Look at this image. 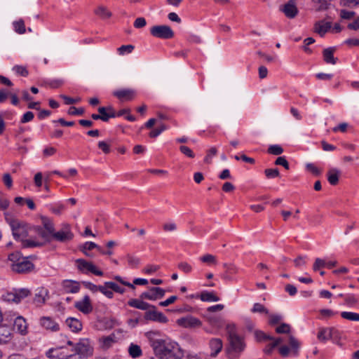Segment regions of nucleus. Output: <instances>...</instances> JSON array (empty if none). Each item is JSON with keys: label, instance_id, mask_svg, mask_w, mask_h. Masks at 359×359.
I'll return each mask as SVG.
<instances>
[{"label": "nucleus", "instance_id": "obj_1", "mask_svg": "<svg viewBox=\"0 0 359 359\" xmlns=\"http://www.w3.org/2000/svg\"><path fill=\"white\" fill-rule=\"evenodd\" d=\"M151 346L156 355L161 359L163 358H173V359H182L184 355L183 351L177 343L167 341L165 340H153Z\"/></svg>", "mask_w": 359, "mask_h": 359}, {"label": "nucleus", "instance_id": "obj_2", "mask_svg": "<svg viewBox=\"0 0 359 359\" xmlns=\"http://www.w3.org/2000/svg\"><path fill=\"white\" fill-rule=\"evenodd\" d=\"M9 266L11 271L19 274L30 273L34 269V264L24 257L20 252H15L8 255Z\"/></svg>", "mask_w": 359, "mask_h": 359}, {"label": "nucleus", "instance_id": "obj_3", "mask_svg": "<svg viewBox=\"0 0 359 359\" xmlns=\"http://www.w3.org/2000/svg\"><path fill=\"white\" fill-rule=\"evenodd\" d=\"M4 215L5 220L11 229L15 240L20 241L29 236V227L26 222L15 218L10 212H5Z\"/></svg>", "mask_w": 359, "mask_h": 359}, {"label": "nucleus", "instance_id": "obj_4", "mask_svg": "<svg viewBox=\"0 0 359 359\" xmlns=\"http://www.w3.org/2000/svg\"><path fill=\"white\" fill-rule=\"evenodd\" d=\"M228 338L230 344L231 352L233 353V357H238V353L242 352L245 348V344L243 339L237 335L233 325H228L226 326Z\"/></svg>", "mask_w": 359, "mask_h": 359}, {"label": "nucleus", "instance_id": "obj_5", "mask_svg": "<svg viewBox=\"0 0 359 359\" xmlns=\"http://www.w3.org/2000/svg\"><path fill=\"white\" fill-rule=\"evenodd\" d=\"M289 346H282L279 347L278 352L283 358L297 357L300 346V343L293 336L289 337Z\"/></svg>", "mask_w": 359, "mask_h": 359}, {"label": "nucleus", "instance_id": "obj_6", "mask_svg": "<svg viewBox=\"0 0 359 359\" xmlns=\"http://www.w3.org/2000/svg\"><path fill=\"white\" fill-rule=\"evenodd\" d=\"M52 238L53 240L60 243H67L72 241L74 238V233L72 231L70 225L66 223L62 224L61 229L57 232L55 231Z\"/></svg>", "mask_w": 359, "mask_h": 359}, {"label": "nucleus", "instance_id": "obj_7", "mask_svg": "<svg viewBox=\"0 0 359 359\" xmlns=\"http://www.w3.org/2000/svg\"><path fill=\"white\" fill-rule=\"evenodd\" d=\"M150 34L156 38L170 39L174 36L172 29L168 25H155L150 29Z\"/></svg>", "mask_w": 359, "mask_h": 359}, {"label": "nucleus", "instance_id": "obj_8", "mask_svg": "<svg viewBox=\"0 0 359 359\" xmlns=\"http://www.w3.org/2000/svg\"><path fill=\"white\" fill-rule=\"evenodd\" d=\"M76 262L77 263L78 269L83 273L90 272L98 276H103V272L97 269L92 262H87L83 259H78Z\"/></svg>", "mask_w": 359, "mask_h": 359}, {"label": "nucleus", "instance_id": "obj_9", "mask_svg": "<svg viewBox=\"0 0 359 359\" xmlns=\"http://www.w3.org/2000/svg\"><path fill=\"white\" fill-rule=\"evenodd\" d=\"M75 351L81 358H88L93 355V348L88 339H83L76 344Z\"/></svg>", "mask_w": 359, "mask_h": 359}, {"label": "nucleus", "instance_id": "obj_10", "mask_svg": "<svg viewBox=\"0 0 359 359\" xmlns=\"http://www.w3.org/2000/svg\"><path fill=\"white\" fill-rule=\"evenodd\" d=\"M144 318L146 320L161 323H166L168 321V318L163 313L158 311L155 306L154 308H150L144 313Z\"/></svg>", "mask_w": 359, "mask_h": 359}, {"label": "nucleus", "instance_id": "obj_11", "mask_svg": "<svg viewBox=\"0 0 359 359\" xmlns=\"http://www.w3.org/2000/svg\"><path fill=\"white\" fill-rule=\"evenodd\" d=\"M165 290L158 287H151L140 294V299L155 301L164 297Z\"/></svg>", "mask_w": 359, "mask_h": 359}, {"label": "nucleus", "instance_id": "obj_12", "mask_svg": "<svg viewBox=\"0 0 359 359\" xmlns=\"http://www.w3.org/2000/svg\"><path fill=\"white\" fill-rule=\"evenodd\" d=\"M177 324L184 328H196L202 325V322L197 318L192 316H187L177 320Z\"/></svg>", "mask_w": 359, "mask_h": 359}, {"label": "nucleus", "instance_id": "obj_13", "mask_svg": "<svg viewBox=\"0 0 359 359\" xmlns=\"http://www.w3.org/2000/svg\"><path fill=\"white\" fill-rule=\"evenodd\" d=\"M285 15L290 19L296 17L298 13V9L296 6V0H289L285 5L280 8Z\"/></svg>", "mask_w": 359, "mask_h": 359}, {"label": "nucleus", "instance_id": "obj_14", "mask_svg": "<svg viewBox=\"0 0 359 359\" xmlns=\"http://www.w3.org/2000/svg\"><path fill=\"white\" fill-rule=\"evenodd\" d=\"M113 95L121 102L130 101L135 97V91L130 88H123L114 91Z\"/></svg>", "mask_w": 359, "mask_h": 359}, {"label": "nucleus", "instance_id": "obj_15", "mask_svg": "<svg viewBox=\"0 0 359 359\" xmlns=\"http://www.w3.org/2000/svg\"><path fill=\"white\" fill-rule=\"evenodd\" d=\"M13 330L22 335H25L27 332V323L26 320L21 316L13 315Z\"/></svg>", "mask_w": 359, "mask_h": 359}, {"label": "nucleus", "instance_id": "obj_16", "mask_svg": "<svg viewBox=\"0 0 359 359\" xmlns=\"http://www.w3.org/2000/svg\"><path fill=\"white\" fill-rule=\"evenodd\" d=\"M74 306L84 314L90 313L93 311L90 297L86 295L81 301L75 302Z\"/></svg>", "mask_w": 359, "mask_h": 359}, {"label": "nucleus", "instance_id": "obj_17", "mask_svg": "<svg viewBox=\"0 0 359 359\" xmlns=\"http://www.w3.org/2000/svg\"><path fill=\"white\" fill-rule=\"evenodd\" d=\"M30 291L27 288L15 290L14 292L8 294V300L19 303L22 299L28 297Z\"/></svg>", "mask_w": 359, "mask_h": 359}, {"label": "nucleus", "instance_id": "obj_18", "mask_svg": "<svg viewBox=\"0 0 359 359\" xmlns=\"http://www.w3.org/2000/svg\"><path fill=\"white\" fill-rule=\"evenodd\" d=\"M97 111L100 114V120L104 122H108L109 118H115L114 109L111 105L100 107Z\"/></svg>", "mask_w": 359, "mask_h": 359}, {"label": "nucleus", "instance_id": "obj_19", "mask_svg": "<svg viewBox=\"0 0 359 359\" xmlns=\"http://www.w3.org/2000/svg\"><path fill=\"white\" fill-rule=\"evenodd\" d=\"M128 305L130 307L138 309L143 311H147L150 308H154V305H151L140 299H131L128 302Z\"/></svg>", "mask_w": 359, "mask_h": 359}, {"label": "nucleus", "instance_id": "obj_20", "mask_svg": "<svg viewBox=\"0 0 359 359\" xmlns=\"http://www.w3.org/2000/svg\"><path fill=\"white\" fill-rule=\"evenodd\" d=\"M335 50V47H329L323 50V60L327 64L335 65L337 63L338 59L334 57Z\"/></svg>", "mask_w": 359, "mask_h": 359}, {"label": "nucleus", "instance_id": "obj_21", "mask_svg": "<svg viewBox=\"0 0 359 359\" xmlns=\"http://www.w3.org/2000/svg\"><path fill=\"white\" fill-rule=\"evenodd\" d=\"M62 287L67 293H77L80 290L79 283L74 280H65Z\"/></svg>", "mask_w": 359, "mask_h": 359}, {"label": "nucleus", "instance_id": "obj_22", "mask_svg": "<svg viewBox=\"0 0 359 359\" xmlns=\"http://www.w3.org/2000/svg\"><path fill=\"white\" fill-rule=\"evenodd\" d=\"M40 323L43 327L53 332L59 330L60 328L59 325L50 317L41 318L40 320Z\"/></svg>", "mask_w": 359, "mask_h": 359}, {"label": "nucleus", "instance_id": "obj_23", "mask_svg": "<svg viewBox=\"0 0 359 359\" xmlns=\"http://www.w3.org/2000/svg\"><path fill=\"white\" fill-rule=\"evenodd\" d=\"M210 348L211 349L210 356L216 357L222 348V341L220 339L215 338L210 341Z\"/></svg>", "mask_w": 359, "mask_h": 359}, {"label": "nucleus", "instance_id": "obj_24", "mask_svg": "<svg viewBox=\"0 0 359 359\" xmlns=\"http://www.w3.org/2000/svg\"><path fill=\"white\" fill-rule=\"evenodd\" d=\"M223 267L225 269V272L222 276V278L224 280H231V276L238 272V269L234 264L227 263L223 264Z\"/></svg>", "mask_w": 359, "mask_h": 359}, {"label": "nucleus", "instance_id": "obj_25", "mask_svg": "<svg viewBox=\"0 0 359 359\" xmlns=\"http://www.w3.org/2000/svg\"><path fill=\"white\" fill-rule=\"evenodd\" d=\"M331 26L332 25L330 22L318 21L316 22L314 28L315 31L323 36L331 28Z\"/></svg>", "mask_w": 359, "mask_h": 359}, {"label": "nucleus", "instance_id": "obj_26", "mask_svg": "<svg viewBox=\"0 0 359 359\" xmlns=\"http://www.w3.org/2000/svg\"><path fill=\"white\" fill-rule=\"evenodd\" d=\"M340 170L337 168H331L327 172V180L331 185H337L339 182Z\"/></svg>", "mask_w": 359, "mask_h": 359}, {"label": "nucleus", "instance_id": "obj_27", "mask_svg": "<svg viewBox=\"0 0 359 359\" xmlns=\"http://www.w3.org/2000/svg\"><path fill=\"white\" fill-rule=\"evenodd\" d=\"M11 335V328L5 325H0V344L6 343Z\"/></svg>", "mask_w": 359, "mask_h": 359}, {"label": "nucleus", "instance_id": "obj_28", "mask_svg": "<svg viewBox=\"0 0 359 359\" xmlns=\"http://www.w3.org/2000/svg\"><path fill=\"white\" fill-rule=\"evenodd\" d=\"M315 4V11L316 12H321L326 11L329 8L332 0H311Z\"/></svg>", "mask_w": 359, "mask_h": 359}, {"label": "nucleus", "instance_id": "obj_29", "mask_svg": "<svg viewBox=\"0 0 359 359\" xmlns=\"http://www.w3.org/2000/svg\"><path fill=\"white\" fill-rule=\"evenodd\" d=\"M67 325L72 330V331L77 332L82 329L81 323L76 318H68L66 320Z\"/></svg>", "mask_w": 359, "mask_h": 359}, {"label": "nucleus", "instance_id": "obj_30", "mask_svg": "<svg viewBox=\"0 0 359 359\" xmlns=\"http://www.w3.org/2000/svg\"><path fill=\"white\" fill-rule=\"evenodd\" d=\"M200 299L203 302H218L219 301V297H217L215 292L203 291L200 294Z\"/></svg>", "mask_w": 359, "mask_h": 359}, {"label": "nucleus", "instance_id": "obj_31", "mask_svg": "<svg viewBox=\"0 0 359 359\" xmlns=\"http://www.w3.org/2000/svg\"><path fill=\"white\" fill-rule=\"evenodd\" d=\"M95 13L102 19L109 18L112 15L111 12L104 6H98L97 8L95 10Z\"/></svg>", "mask_w": 359, "mask_h": 359}, {"label": "nucleus", "instance_id": "obj_32", "mask_svg": "<svg viewBox=\"0 0 359 359\" xmlns=\"http://www.w3.org/2000/svg\"><path fill=\"white\" fill-rule=\"evenodd\" d=\"M319 341L325 342L330 339V327L320 328L317 334Z\"/></svg>", "mask_w": 359, "mask_h": 359}, {"label": "nucleus", "instance_id": "obj_33", "mask_svg": "<svg viewBox=\"0 0 359 359\" xmlns=\"http://www.w3.org/2000/svg\"><path fill=\"white\" fill-rule=\"evenodd\" d=\"M254 336L256 341L258 342L267 341L273 339V337L264 333L261 330L255 331Z\"/></svg>", "mask_w": 359, "mask_h": 359}, {"label": "nucleus", "instance_id": "obj_34", "mask_svg": "<svg viewBox=\"0 0 359 359\" xmlns=\"http://www.w3.org/2000/svg\"><path fill=\"white\" fill-rule=\"evenodd\" d=\"M130 355L133 358H139L142 355V349L140 346L131 344L128 348Z\"/></svg>", "mask_w": 359, "mask_h": 359}, {"label": "nucleus", "instance_id": "obj_35", "mask_svg": "<svg viewBox=\"0 0 359 359\" xmlns=\"http://www.w3.org/2000/svg\"><path fill=\"white\" fill-rule=\"evenodd\" d=\"M116 336L114 334H111L109 336L104 337L100 339V342L102 344V347L105 348H108L110 347L113 343L115 342Z\"/></svg>", "mask_w": 359, "mask_h": 359}, {"label": "nucleus", "instance_id": "obj_36", "mask_svg": "<svg viewBox=\"0 0 359 359\" xmlns=\"http://www.w3.org/2000/svg\"><path fill=\"white\" fill-rule=\"evenodd\" d=\"M41 220L43 226L42 228L46 229V231L49 232V233H52L53 236L55 233V228L53 222L50 219L45 217H43Z\"/></svg>", "mask_w": 359, "mask_h": 359}, {"label": "nucleus", "instance_id": "obj_37", "mask_svg": "<svg viewBox=\"0 0 359 359\" xmlns=\"http://www.w3.org/2000/svg\"><path fill=\"white\" fill-rule=\"evenodd\" d=\"M47 294V291L41 290L38 294H35L34 298V303L36 306H41L45 303V295Z\"/></svg>", "mask_w": 359, "mask_h": 359}, {"label": "nucleus", "instance_id": "obj_38", "mask_svg": "<svg viewBox=\"0 0 359 359\" xmlns=\"http://www.w3.org/2000/svg\"><path fill=\"white\" fill-rule=\"evenodd\" d=\"M341 316L346 320L351 321H359V313L348 312V311H343L341 313Z\"/></svg>", "mask_w": 359, "mask_h": 359}, {"label": "nucleus", "instance_id": "obj_39", "mask_svg": "<svg viewBox=\"0 0 359 359\" xmlns=\"http://www.w3.org/2000/svg\"><path fill=\"white\" fill-rule=\"evenodd\" d=\"M22 242V248H34V247H41L43 245L42 243L36 242L32 240L22 238V240H20Z\"/></svg>", "mask_w": 359, "mask_h": 359}, {"label": "nucleus", "instance_id": "obj_40", "mask_svg": "<svg viewBox=\"0 0 359 359\" xmlns=\"http://www.w3.org/2000/svg\"><path fill=\"white\" fill-rule=\"evenodd\" d=\"M340 339H341V332L338 330H337L334 327H330V339L332 340L334 343L339 344Z\"/></svg>", "mask_w": 359, "mask_h": 359}, {"label": "nucleus", "instance_id": "obj_41", "mask_svg": "<svg viewBox=\"0 0 359 359\" xmlns=\"http://www.w3.org/2000/svg\"><path fill=\"white\" fill-rule=\"evenodd\" d=\"M36 232L41 238H44L48 242H50L53 239L52 233H49L44 228L38 226L36 228Z\"/></svg>", "mask_w": 359, "mask_h": 359}, {"label": "nucleus", "instance_id": "obj_42", "mask_svg": "<svg viewBox=\"0 0 359 359\" xmlns=\"http://www.w3.org/2000/svg\"><path fill=\"white\" fill-rule=\"evenodd\" d=\"M251 311L252 313H259L269 315V310L263 304L260 303L254 304L251 309Z\"/></svg>", "mask_w": 359, "mask_h": 359}, {"label": "nucleus", "instance_id": "obj_43", "mask_svg": "<svg viewBox=\"0 0 359 359\" xmlns=\"http://www.w3.org/2000/svg\"><path fill=\"white\" fill-rule=\"evenodd\" d=\"M105 285L110 289L116 292H118L119 294H123L126 292V289L123 287H120L114 282L109 281L105 282Z\"/></svg>", "mask_w": 359, "mask_h": 359}, {"label": "nucleus", "instance_id": "obj_44", "mask_svg": "<svg viewBox=\"0 0 359 359\" xmlns=\"http://www.w3.org/2000/svg\"><path fill=\"white\" fill-rule=\"evenodd\" d=\"M200 260L203 262L206 263L208 264H217V258L215 255H212L211 254H206L202 257H200Z\"/></svg>", "mask_w": 359, "mask_h": 359}, {"label": "nucleus", "instance_id": "obj_45", "mask_svg": "<svg viewBox=\"0 0 359 359\" xmlns=\"http://www.w3.org/2000/svg\"><path fill=\"white\" fill-rule=\"evenodd\" d=\"M13 27L15 31L18 34H24L26 31L25 23L22 20L14 22Z\"/></svg>", "mask_w": 359, "mask_h": 359}, {"label": "nucleus", "instance_id": "obj_46", "mask_svg": "<svg viewBox=\"0 0 359 359\" xmlns=\"http://www.w3.org/2000/svg\"><path fill=\"white\" fill-rule=\"evenodd\" d=\"M46 85L52 88H57L60 87L63 83L64 81L60 79H50L45 81Z\"/></svg>", "mask_w": 359, "mask_h": 359}, {"label": "nucleus", "instance_id": "obj_47", "mask_svg": "<svg viewBox=\"0 0 359 359\" xmlns=\"http://www.w3.org/2000/svg\"><path fill=\"white\" fill-rule=\"evenodd\" d=\"M283 152V149L278 144L270 145L268 148V153L272 155H280Z\"/></svg>", "mask_w": 359, "mask_h": 359}, {"label": "nucleus", "instance_id": "obj_48", "mask_svg": "<svg viewBox=\"0 0 359 359\" xmlns=\"http://www.w3.org/2000/svg\"><path fill=\"white\" fill-rule=\"evenodd\" d=\"M339 4L344 7L354 8L359 6V0H340Z\"/></svg>", "mask_w": 359, "mask_h": 359}, {"label": "nucleus", "instance_id": "obj_49", "mask_svg": "<svg viewBox=\"0 0 359 359\" xmlns=\"http://www.w3.org/2000/svg\"><path fill=\"white\" fill-rule=\"evenodd\" d=\"M306 169L307 171L311 172L315 176H319L321 175V170L312 163H306Z\"/></svg>", "mask_w": 359, "mask_h": 359}, {"label": "nucleus", "instance_id": "obj_50", "mask_svg": "<svg viewBox=\"0 0 359 359\" xmlns=\"http://www.w3.org/2000/svg\"><path fill=\"white\" fill-rule=\"evenodd\" d=\"M10 204V201L6 197L4 194L0 191V210H6Z\"/></svg>", "mask_w": 359, "mask_h": 359}, {"label": "nucleus", "instance_id": "obj_51", "mask_svg": "<svg viewBox=\"0 0 359 359\" xmlns=\"http://www.w3.org/2000/svg\"><path fill=\"white\" fill-rule=\"evenodd\" d=\"M290 328L289 324L283 323L276 328V332L278 334H288L290 332Z\"/></svg>", "mask_w": 359, "mask_h": 359}, {"label": "nucleus", "instance_id": "obj_52", "mask_svg": "<svg viewBox=\"0 0 359 359\" xmlns=\"http://www.w3.org/2000/svg\"><path fill=\"white\" fill-rule=\"evenodd\" d=\"M283 316L280 314H271L269 315V324L275 325L279 324L283 320Z\"/></svg>", "mask_w": 359, "mask_h": 359}, {"label": "nucleus", "instance_id": "obj_53", "mask_svg": "<svg viewBox=\"0 0 359 359\" xmlns=\"http://www.w3.org/2000/svg\"><path fill=\"white\" fill-rule=\"evenodd\" d=\"M108 289L109 288L104 284V285H100L99 291L107 297L112 299L114 297V293L111 290H109Z\"/></svg>", "mask_w": 359, "mask_h": 359}, {"label": "nucleus", "instance_id": "obj_54", "mask_svg": "<svg viewBox=\"0 0 359 359\" xmlns=\"http://www.w3.org/2000/svg\"><path fill=\"white\" fill-rule=\"evenodd\" d=\"M264 173H265V175H266L267 178H275V177H279V175H280L279 170L277 168H275V169H271V168L266 169L264 170Z\"/></svg>", "mask_w": 359, "mask_h": 359}, {"label": "nucleus", "instance_id": "obj_55", "mask_svg": "<svg viewBox=\"0 0 359 359\" xmlns=\"http://www.w3.org/2000/svg\"><path fill=\"white\" fill-rule=\"evenodd\" d=\"M84 109L83 108H76L75 107H70L68 109V114L71 116H79L82 115L84 113Z\"/></svg>", "mask_w": 359, "mask_h": 359}, {"label": "nucleus", "instance_id": "obj_56", "mask_svg": "<svg viewBox=\"0 0 359 359\" xmlns=\"http://www.w3.org/2000/svg\"><path fill=\"white\" fill-rule=\"evenodd\" d=\"M178 269L186 273H189L192 271V266L187 262H182L177 265Z\"/></svg>", "mask_w": 359, "mask_h": 359}, {"label": "nucleus", "instance_id": "obj_57", "mask_svg": "<svg viewBox=\"0 0 359 359\" xmlns=\"http://www.w3.org/2000/svg\"><path fill=\"white\" fill-rule=\"evenodd\" d=\"M127 259L129 265L134 268L137 267L140 262V259L138 257L132 256L130 255H127Z\"/></svg>", "mask_w": 359, "mask_h": 359}, {"label": "nucleus", "instance_id": "obj_58", "mask_svg": "<svg viewBox=\"0 0 359 359\" xmlns=\"http://www.w3.org/2000/svg\"><path fill=\"white\" fill-rule=\"evenodd\" d=\"M326 266V262L320 258H316L313 266V269L315 271H318L320 268Z\"/></svg>", "mask_w": 359, "mask_h": 359}, {"label": "nucleus", "instance_id": "obj_59", "mask_svg": "<svg viewBox=\"0 0 359 359\" xmlns=\"http://www.w3.org/2000/svg\"><path fill=\"white\" fill-rule=\"evenodd\" d=\"M355 15V13L354 11H348L345 9H342L340 11V17L344 20H350L353 18Z\"/></svg>", "mask_w": 359, "mask_h": 359}, {"label": "nucleus", "instance_id": "obj_60", "mask_svg": "<svg viewBox=\"0 0 359 359\" xmlns=\"http://www.w3.org/2000/svg\"><path fill=\"white\" fill-rule=\"evenodd\" d=\"M65 209V206L60 203H56L50 208L51 211L56 215H60Z\"/></svg>", "mask_w": 359, "mask_h": 359}, {"label": "nucleus", "instance_id": "obj_61", "mask_svg": "<svg viewBox=\"0 0 359 359\" xmlns=\"http://www.w3.org/2000/svg\"><path fill=\"white\" fill-rule=\"evenodd\" d=\"M134 49V46L133 45H123L118 48V52L120 55H124L125 53H130Z\"/></svg>", "mask_w": 359, "mask_h": 359}, {"label": "nucleus", "instance_id": "obj_62", "mask_svg": "<svg viewBox=\"0 0 359 359\" xmlns=\"http://www.w3.org/2000/svg\"><path fill=\"white\" fill-rule=\"evenodd\" d=\"M97 147L100 149L105 154L110 152V144L105 141H100L97 144Z\"/></svg>", "mask_w": 359, "mask_h": 359}, {"label": "nucleus", "instance_id": "obj_63", "mask_svg": "<svg viewBox=\"0 0 359 359\" xmlns=\"http://www.w3.org/2000/svg\"><path fill=\"white\" fill-rule=\"evenodd\" d=\"M275 164L278 165H282L287 170L290 168L289 163L287 162L285 156L278 157L275 161Z\"/></svg>", "mask_w": 359, "mask_h": 359}, {"label": "nucleus", "instance_id": "obj_64", "mask_svg": "<svg viewBox=\"0 0 359 359\" xmlns=\"http://www.w3.org/2000/svg\"><path fill=\"white\" fill-rule=\"evenodd\" d=\"M18 74L22 76H27L28 75V71L26 67L20 65H15L13 69Z\"/></svg>", "mask_w": 359, "mask_h": 359}]
</instances>
